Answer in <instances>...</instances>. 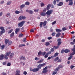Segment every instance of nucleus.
I'll return each mask as SVG.
<instances>
[{
  "label": "nucleus",
  "instance_id": "nucleus-1",
  "mask_svg": "<svg viewBox=\"0 0 75 75\" xmlns=\"http://www.w3.org/2000/svg\"><path fill=\"white\" fill-rule=\"evenodd\" d=\"M45 65V63H43L42 64H40L37 66V68H35L36 69V72H37L39 71V69H41V68L42 67H44V65Z\"/></svg>",
  "mask_w": 75,
  "mask_h": 75
},
{
  "label": "nucleus",
  "instance_id": "nucleus-2",
  "mask_svg": "<svg viewBox=\"0 0 75 75\" xmlns=\"http://www.w3.org/2000/svg\"><path fill=\"white\" fill-rule=\"evenodd\" d=\"M52 12H53V10H48L47 11L46 13V14H47V17H49L50 15L52 14Z\"/></svg>",
  "mask_w": 75,
  "mask_h": 75
},
{
  "label": "nucleus",
  "instance_id": "nucleus-3",
  "mask_svg": "<svg viewBox=\"0 0 75 75\" xmlns=\"http://www.w3.org/2000/svg\"><path fill=\"white\" fill-rule=\"evenodd\" d=\"M47 23V22L46 21H45L44 22H41L40 24V28H42V25L43 26H45Z\"/></svg>",
  "mask_w": 75,
  "mask_h": 75
},
{
  "label": "nucleus",
  "instance_id": "nucleus-4",
  "mask_svg": "<svg viewBox=\"0 0 75 75\" xmlns=\"http://www.w3.org/2000/svg\"><path fill=\"white\" fill-rule=\"evenodd\" d=\"M25 21H23L19 23L18 24V27L19 28L22 27L23 26V25H24V24L25 23Z\"/></svg>",
  "mask_w": 75,
  "mask_h": 75
},
{
  "label": "nucleus",
  "instance_id": "nucleus-5",
  "mask_svg": "<svg viewBox=\"0 0 75 75\" xmlns=\"http://www.w3.org/2000/svg\"><path fill=\"white\" fill-rule=\"evenodd\" d=\"M71 50L73 52L70 53V56H72V55H74L75 54V45L73 46V48Z\"/></svg>",
  "mask_w": 75,
  "mask_h": 75
},
{
  "label": "nucleus",
  "instance_id": "nucleus-6",
  "mask_svg": "<svg viewBox=\"0 0 75 75\" xmlns=\"http://www.w3.org/2000/svg\"><path fill=\"white\" fill-rule=\"evenodd\" d=\"M47 68H48V67L47 66L43 69V71L42 72V74H46L48 72V70L47 69Z\"/></svg>",
  "mask_w": 75,
  "mask_h": 75
},
{
  "label": "nucleus",
  "instance_id": "nucleus-7",
  "mask_svg": "<svg viewBox=\"0 0 75 75\" xmlns=\"http://www.w3.org/2000/svg\"><path fill=\"white\" fill-rule=\"evenodd\" d=\"M0 29L1 30V33L2 34V33H5V31H6V30L4 29V28L3 27H0Z\"/></svg>",
  "mask_w": 75,
  "mask_h": 75
},
{
  "label": "nucleus",
  "instance_id": "nucleus-8",
  "mask_svg": "<svg viewBox=\"0 0 75 75\" xmlns=\"http://www.w3.org/2000/svg\"><path fill=\"white\" fill-rule=\"evenodd\" d=\"M26 18L25 16H21L19 18L18 20H21L22 19L23 20H25Z\"/></svg>",
  "mask_w": 75,
  "mask_h": 75
},
{
  "label": "nucleus",
  "instance_id": "nucleus-9",
  "mask_svg": "<svg viewBox=\"0 0 75 75\" xmlns=\"http://www.w3.org/2000/svg\"><path fill=\"white\" fill-rule=\"evenodd\" d=\"M49 54H50V55L51 54V52H48L47 53H46L45 56H44L45 58H47V57H48Z\"/></svg>",
  "mask_w": 75,
  "mask_h": 75
},
{
  "label": "nucleus",
  "instance_id": "nucleus-10",
  "mask_svg": "<svg viewBox=\"0 0 75 75\" xmlns=\"http://www.w3.org/2000/svg\"><path fill=\"white\" fill-rule=\"evenodd\" d=\"M73 0H69V3L68 5L70 6H72L73 4H74V2L72 1Z\"/></svg>",
  "mask_w": 75,
  "mask_h": 75
},
{
  "label": "nucleus",
  "instance_id": "nucleus-11",
  "mask_svg": "<svg viewBox=\"0 0 75 75\" xmlns=\"http://www.w3.org/2000/svg\"><path fill=\"white\" fill-rule=\"evenodd\" d=\"M30 71H33V72H37L35 68H34L33 69L32 68H30Z\"/></svg>",
  "mask_w": 75,
  "mask_h": 75
},
{
  "label": "nucleus",
  "instance_id": "nucleus-12",
  "mask_svg": "<svg viewBox=\"0 0 75 75\" xmlns=\"http://www.w3.org/2000/svg\"><path fill=\"white\" fill-rule=\"evenodd\" d=\"M15 33L16 34H17L18 32H19L20 31V28H16V29Z\"/></svg>",
  "mask_w": 75,
  "mask_h": 75
},
{
  "label": "nucleus",
  "instance_id": "nucleus-13",
  "mask_svg": "<svg viewBox=\"0 0 75 75\" xmlns=\"http://www.w3.org/2000/svg\"><path fill=\"white\" fill-rule=\"evenodd\" d=\"M20 70H17L15 75H20Z\"/></svg>",
  "mask_w": 75,
  "mask_h": 75
},
{
  "label": "nucleus",
  "instance_id": "nucleus-14",
  "mask_svg": "<svg viewBox=\"0 0 75 75\" xmlns=\"http://www.w3.org/2000/svg\"><path fill=\"white\" fill-rule=\"evenodd\" d=\"M51 6V4H49L47 6V10H50V8Z\"/></svg>",
  "mask_w": 75,
  "mask_h": 75
},
{
  "label": "nucleus",
  "instance_id": "nucleus-15",
  "mask_svg": "<svg viewBox=\"0 0 75 75\" xmlns=\"http://www.w3.org/2000/svg\"><path fill=\"white\" fill-rule=\"evenodd\" d=\"M4 59V55L1 54L0 55V60H3Z\"/></svg>",
  "mask_w": 75,
  "mask_h": 75
},
{
  "label": "nucleus",
  "instance_id": "nucleus-16",
  "mask_svg": "<svg viewBox=\"0 0 75 75\" xmlns=\"http://www.w3.org/2000/svg\"><path fill=\"white\" fill-rule=\"evenodd\" d=\"M46 13L45 12H42L40 14V15L41 16H46Z\"/></svg>",
  "mask_w": 75,
  "mask_h": 75
},
{
  "label": "nucleus",
  "instance_id": "nucleus-17",
  "mask_svg": "<svg viewBox=\"0 0 75 75\" xmlns=\"http://www.w3.org/2000/svg\"><path fill=\"white\" fill-rule=\"evenodd\" d=\"M23 60L25 61V57H23V56H22L21 57V58H20V59L21 60H23Z\"/></svg>",
  "mask_w": 75,
  "mask_h": 75
},
{
  "label": "nucleus",
  "instance_id": "nucleus-18",
  "mask_svg": "<svg viewBox=\"0 0 75 75\" xmlns=\"http://www.w3.org/2000/svg\"><path fill=\"white\" fill-rule=\"evenodd\" d=\"M64 52L65 53H68V52H70V50L67 49H66L64 50Z\"/></svg>",
  "mask_w": 75,
  "mask_h": 75
},
{
  "label": "nucleus",
  "instance_id": "nucleus-19",
  "mask_svg": "<svg viewBox=\"0 0 75 75\" xmlns=\"http://www.w3.org/2000/svg\"><path fill=\"white\" fill-rule=\"evenodd\" d=\"M63 5V2H60L59 3V4H57L58 6H61Z\"/></svg>",
  "mask_w": 75,
  "mask_h": 75
},
{
  "label": "nucleus",
  "instance_id": "nucleus-20",
  "mask_svg": "<svg viewBox=\"0 0 75 75\" xmlns=\"http://www.w3.org/2000/svg\"><path fill=\"white\" fill-rule=\"evenodd\" d=\"M61 33H58L56 35V37H59L60 35H61Z\"/></svg>",
  "mask_w": 75,
  "mask_h": 75
},
{
  "label": "nucleus",
  "instance_id": "nucleus-21",
  "mask_svg": "<svg viewBox=\"0 0 75 75\" xmlns=\"http://www.w3.org/2000/svg\"><path fill=\"white\" fill-rule=\"evenodd\" d=\"M8 42H9V40L5 39V43L6 44H7Z\"/></svg>",
  "mask_w": 75,
  "mask_h": 75
},
{
  "label": "nucleus",
  "instance_id": "nucleus-22",
  "mask_svg": "<svg viewBox=\"0 0 75 75\" xmlns=\"http://www.w3.org/2000/svg\"><path fill=\"white\" fill-rule=\"evenodd\" d=\"M58 54H59V53L58 52L54 54V55L53 56V57H57L58 55Z\"/></svg>",
  "mask_w": 75,
  "mask_h": 75
},
{
  "label": "nucleus",
  "instance_id": "nucleus-23",
  "mask_svg": "<svg viewBox=\"0 0 75 75\" xmlns=\"http://www.w3.org/2000/svg\"><path fill=\"white\" fill-rule=\"evenodd\" d=\"M11 54V52H7L6 54V55L7 56H9L10 55V54Z\"/></svg>",
  "mask_w": 75,
  "mask_h": 75
},
{
  "label": "nucleus",
  "instance_id": "nucleus-24",
  "mask_svg": "<svg viewBox=\"0 0 75 75\" xmlns=\"http://www.w3.org/2000/svg\"><path fill=\"white\" fill-rule=\"evenodd\" d=\"M56 32H57L58 33V32H60L62 31V30H61L58 29H56Z\"/></svg>",
  "mask_w": 75,
  "mask_h": 75
},
{
  "label": "nucleus",
  "instance_id": "nucleus-25",
  "mask_svg": "<svg viewBox=\"0 0 75 75\" xmlns=\"http://www.w3.org/2000/svg\"><path fill=\"white\" fill-rule=\"evenodd\" d=\"M44 61V60L43 59H41L37 63L38 64H41L42 62H43Z\"/></svg>",
  "mask_w": 75,
  "mask_h": 75
},
{
  "label": "nucleus",
  "instance_id": "nucleus-26",
  "mask_svg": "<svg viewBox=\"0 0 75 75\" xmlns=\"http://www.w3.org/2000/svg\"><path fill=\"white\" fill-rule=\"evenodd\" d=\"M13 56H14V53H12L10 55L9 57L11 58H13Z\"/></svg>",
  "mask_w": 75,
  "mask_h": 75
},
{
  "label": "nucleus",
  "instance_id": "nucleus-27",
  "mask_svg": "<svg viewBox=\"0 0 75 75\" xmlns=\"http://www.w3.org/2000/svg\"><path fill=\"white\" fill-rule=\"evenodd\" d=\"M45 45H46V46H49V45H50V43L49 42H46L45 44Z\"/></svg>",
  "mask_w": 75,
  "mask_h": 75
},
{
  "label": "nucleus",
  "instance_id": "nucleus-28",
  "mask_svg": "<svg viewBox=\"0 0 75 75\" xmlns=\"http://www.w3.org/2000/svg\"><path fill=\"white\" fill-rule=\"evenodd\" d=\"M23 36H24V35L22 33H21L19 35L18 37H19L21 38V37H23Z\"/></svg>",
  "mask_w": 75,
  "mask_h": 75
},
{
  "label": "nucleus",
  "instance_id": "nucleus-29",
  "mask_svg": "<svg viewBox=\"0 0 75 75\" xmlns=\"http://www.w3.org/2000/svg\"><path fill=\"white\" fill-rule=\"evenodd\" d=\"M54 48H52L51 49V51H49V52H51H51H54Z\"/></svg>",
  "mask_w": 75,
  "mask_h": 75
},
{
  "label": "nucleus",
  "instance_id": "nucleus-30",
  "mask_svg": "<svg viewBox=\"0 0 75 75\" xmlns=\"http://www.w3.org/2000/svg\"><path fill=\"white\" fill-rule=\"evenodd\" d=\"M8 57L6 55H5L4 56V58L5 59H6V60H7L8 59V58L7 57Z\"/></svg>",
  "mask_w": 75,
  "mask_h": 75
},
{
  "label": "nucleus",
  "instance_id": "nucleus-31",
  "mask_svg": "<svg viewBox=\"0 0 75 75\" xmlns=\"http://www.w3.org/2000/svg\"><path fill=\"white\" fill-rule=\"evenodd\" d=\"M14 35V32H13L11 33V34L10 35V37H13V36Z\"/></svg>",
  "mask_w": 75,
  "mask_h": 75
},
{
  "label": "nucleus",
  "instance_id": "nucleus-32",
  "mask_svg": "<svg viewBox=\"0 0 75 75\" xmlns=\"http://www.w3.org/2000/svg\"><path fill=\"white\" fill-rule=\"evenodd\" d=\"M53 48L55 49V50H57L59 48V46H54L53 47Z\"/></svg>",
  "mask_w": 75,
  "mask_h": 75
},
{
  "label": "nucleus",
  "instance_id": "nucleus-33",
  "mask_svg": "<svg viewBox=\"0 0 75 75\" xmlns=\"http://www.w3.org/2000/svg\"><path fill=\"white\" fill-rule=\"evenodd\" d=\"M33 11L32 10H29V14H33Z\"/></svg>",
  "mask_w": 75,
  "mask_h": 75
},
{
  "label": "nucleus",
  "instance_id": "nucleus-34",
  "mask_svg": "<svg viewBox=\"0 0 75 75\" xmlns=\"http://www.w3.org/2000/svg\"><path fill=\"white\" fill-rule=\"evenodd\" d=\"M58 59H59V58H58V57H57L54 59V61L56 62V61H58Z\"/></svg>",
  "mask_w": 75,
  "mask_h": 75
},
{
  "label": "nucleus",
  "instance_id": "nucleus-35",
  "mask_svg": "<svg viewBox=\"0 0 75 75\" xmlns=\"http://www.w3.org/2000/svg\"><path fill=\"white\" fill-rule=\"evenodd\" d=\"M25 5L26 6H29L30 5V2L28 1H27L25 3Z\"/></svg>",
  "mask_w": 75,
  "mask_h": 75
},
{
  "label": "nucleus",
  "instance_id": "nucleus-36",
  "mask_svg": "<svg viewBox=\"0 0 75 75\" xmlns=\"http://www.w3.org/2000/svg\"><path fill=\"white\" fill-rule=\"evenodd\" d=\"M1 47V50H3L4 49L5 47V46L4 45H2Z\"/></svg>",
  "mask_w": 75,
  "mask_h": 75
},
{
  "label": "nucleus",
  "instance_id": "nucleus-37",
  "mask_svg": "<svg viewBox=\"0 0 75 75\" xmlns=\"http://www.w3.org/2000/svg\"><path fill=\"white\" fill-rule=\"evenodd\" d=\"M59 67H57L56 69H54V71H59Z\"/></svg>",
  "mask_w": 75,
  "mask_h": 75
},
{
  "label": "nucleus",
  "instance_id": "nucleus-38",
  "mask_svg": "<svg viewBox=\"0 0 75 75\" xmlns=\"http://www.w3.org/2000/svg\"><path fill=\"white\" fill-rule=\"evenodd\" d=\"M61 43H62V42H58L57 44V45L59 47V45L61 44Z\"/></svg>",
  "mask_w": 75,
  "mask_h": 75
},
{
  "label": "nucleus",
  "instance_id": "nucleus-39",
  "mask_svg": "<svg viewBox=\"0 0 75 75\" xmlns=\"http://www.w3.org/2000/svg\"><path fill=\"white\" fill-rule=\"evenodd\" d=\"M45 54H46V52H42V55L44 56V55H45Z\"/></svg>",
  "mask_w": 75,
  "mask_h": 75
},
{
  "label": "nucleus",
  "instance_id": "nucleus-40",
  "mask_svg": "<svg viewBox=\"0 0 75 75\" xmlns=\"http://www.w3.org/2000/svg\"><path fill=\"white\" fill-rule=\"evenodd\" d=\"M15 13L16 14H18L19 13H20V12L18 11H15Z\"/></svg>",
  "mask_w": 75,
  "mask_h": 75
},
{
  "label": "nucleus",
  "instance_id": "nucleus-41",
  "mask_svg": "<svg viewBox=\"0 0 75 75\" xmlns=\"http://www.w3.org/2000/svg\"><path fill=\"white\" fill-rule=\"evenodd\" d=\"M25 46V45L24 44H21L19 45V47H23Z\"/></svg>",
  "mask_w": 75,
  "mask_h": 75
},
{
  "label": "nucleus",
  "instance_id": "nucleus-42",
  "mask_svg": "<svg viewBox=\"0 0 75 75\" xmlns=\"http://www.w3.org/2000/svg\"><path fill=\"white\" fill-rule=\"evenodd\" d=\"M8 42V46H9V45H11V44H12V41H9Z\"/></svg>",
  "mask_w": 75,
  "mask_h": 75
},
{
  "label": "nucleus",
  "instance_id": "nucleus-43",
  "mask_svg": "<svg viewBox=\"0 0 75 75\" xmlns=\"http://www.w3.org/2000/svg\"><path fill=\"white\" fill-rule=\"evenodd\" d=\"M58 67L59 69L62 68H63V66L62 65H59L58 66Z\"/></svg>",
  "mask_w": 75,
  "mask_h": 75
},
{
  "label": "nucleus",
  "instance_id": "nucleus-44",
  "mask_svg": "<svg viewBox=\"0 0 75 75\" xmlns=\"http://www.w3.org/2000/svg\"><path fill=\"white\" fill-rule=\"evenodd\" d=\"M42 52L41 51H40L38 53V55H41L42 54Z\"/></svg>",
  "mask_w": 75,
  "mask_h": 75
},
{
  "label": "nucleus",
  "instance_id": "nucleus-45",
  "mask_svg": "<svg viewBox=\"0 0 75 75\" xmlns=\"http://www.w3.org/2000/svg\"><path fill=\"white\" fill-rule=\"evenodd\" d=\"M25 7V5L22 4L21 6L20 7L21 8H24V7Z\"/></svg>",
  "mask_w": 75,
  "mask_h": 75
},
{
  "label": "nucleus",
  "instance_id": "nucleus-46",
  "mask_svg": "<svg viewBox=\"0 0 75 75\" xmlns=\"http://www.w3.org/2000/svg\"><path fill=\"white\" fill-rule=\"evenodd\" d=\"M56 23H57V21H54L52 23V25H54V24H56Z\"/></svg>",
  "mask_w": 75,
  "mask_h": 75
},
{
  "label": "nucleus",
  "instance_id": "nucleus-47",
  "mask_svg": "<svg viewBox=\"0 0 75 75\" xmlns=\"http://www.w3.org/2000/svg\"><path fill=\"white\" fill-rule=\"evenodd\" d=\"M13 31V29H11L10 30H9L8 32V34H10L12 32V31Z\"/></svg>",
  "mask_w": 75,
  "mask_h": 75
},
{
  "label": "nucleus",
  "instance_id": "nucleus-48",
  "mask_svg": "<svg viewBox=\"0 0 75 75\" xmlns=\"http://www.w3.org/2000/svg\"><path fill=\"white\" fill-rule=\"evenodd\" d=\"M24 29V28L23 27L21 29V31L22 32H25V30H23Z\"/></svg>",
  "mask_w": 75,
  "mask_h": 75
},
{
  "label": "nucleus",
  "instance_id": "nucleus-49",
  "mask_svg": "<svg viewBox=\"0 0 75 75\" xmlns=\"http://www.w3.org/2000/svg\"><path fill=\"white\" fill-rule=\"evenodd\" d=\"M56 33H55V32H53V33H52V36H55V34H56Z\"/></svg>",
  "mask_w": 75,
  "mask_h": 75
},
{
  "label": "nucleus",
  "instance_id": "nucleus-50",
  "mask_svg": "<svg viewBox=\"0 0 75 75\" xmlns=\"http://www.w3.org/2000/svg\"><path fill=\"white\" fill-rule=\"evenodd\" d=\"M40 6L41 7H43V6H44V4L42 3H40Z\"/></svg>",
  "mask_w": 75,
  "mask_h": 75
},
{
  "label": "nucleus",
  "instance_id": "nucleus-51",
  "mask_svg": "<svg viewBox=\"0 0 75 75\" xmlns=\"http://www.w3.org/2000/svg\"><path fill=\"white\" fill-rule=\"evenodd\" d=\"M53 3L54 5H56L57 4V3L56 2V0H54L53 1Z\"/></svg>",
  "mask_w": 75,
  "mask_h": 75
},
{
  "label": "nucleus",
  "instance_id": "nucleus-52",
  "mask_svg": "<svg viewBox=\"0 0 75 75\" xmlns=\"http://www.w3.org/2000/svg\"><path fill=\"white\" fill-rule=\"evenodd\" d=\"M62 30L63 31H65V30H67V29L65 27H64L62 28Z\"/></svg>",
  "mask_w": 75,
  "mask_h": 75
},
{
  "label": "nucleus",
  "instance_id": "nucleus-53",
  "mask_svg": "<svg viewBox=\"0 0 75 75\" xmlns=\"http://www.w3.org/2000/svg\"><path fill=\"white\" fill-rule=\"evenodd\" d=\"M57 74V71H54L52 73V75H55V74Z\"/></svg>",
  "mask_w": 75,
  "mask_h": 75
},
{
  "label": "nucleus",
  "instance_id": "nucleus-54",
  "mask_svg": "<svg viewBox=\"0 0 75 75\" xmlns=\"http://www.w3.org/2000/svg\"><path fill=\"white\" fill-rule=\"evenodd\" d=\"M23 75H26L27 74V73L26 71H25L23 73Z\"/></svg>",
  "mask_w": 75,
  "mask_h": 75
},
{
  "label": "nucleus",
  "instance_id": "nucleus-55",
  "mask_svg": "<svg viewBox=\"0 0 75 75\" xmlns=\"http://www.w3.org/2000/svg\"><path fill=\"white\" fill-rule=\"evenodd\" d=\"M35 59L36 61H38V60H39V59H40V58L36 57L35 58Z\"/></svg>",
  "mask_w": 75,
  "mask_h": 75
},
{
  "label": "nucleus",
  "instance_id": "nucleus-56",
  "mask_svg": "<svg viewBox=\"0 0 75 75\" xmlns=\"http://www.w3.org/2000/svg\"><path fill=\"white\" fill-rule=\"evenodd\" d=\"M62 61V59H60L58 60L57 61V62H61Z\"/></svg>",
  "mask_w": 75,
  "mask_h": 75
},
{
  "label": "nucleus",
  "instance_id": "nucleus-57",
  "mask_svg": "<svg viewBox=\"0 0 75 75\" xmlns=\"http://www.w3.org/2000/svg\"><path fill=\"white\" fill-rule=\"evenodd\" d=\"M47 39L48 40H51V39H52V37H48L47 38Z\"/></svg>",
  "mask_w": 75,
  "mask_h": 75
},
{
  "label": "nucleus",
  "instance_id": "nucleus-58",
  "mask_svg": "<svg viewBox=\"0 0 75 75\" xmlns=\"http://www.w3.org/2000/svg\"><path fill=\"white\" fill-rule=\"evenodd\" d=\"M74 67H75V66L71 65L70 66V68L71 69H73V68H74Z\"/></svg>",
  "mask_w": 75,
  "mask_h": 75
},
{
  "label": "nucleus",
  "instance_id": "nucleus-59",
  "mask_svg": "<svg viewBox=\"0 0 75 75\" xmlns=\"http://www.w3.org/2000/svg\"><path fill=\"white\" fill-rule=\"evenodd\" d=\"M7 5H10V4H11V2H8L7 3Z\"/></svg>",
  "mask_w": 75,
  "mask_h": 75
},
{
  "label": "nucleus",
  "instance_id": "nucleus-60",
  "mask_svg": "<svg viewBox=\"0 0 75 75\" xmlns=\"http://www.w3.org/2000/svg\"><path fill=\"white\" fill-rule=\"evenodd\" d=\"M23 42H25L26 41V38H24L23 40Z\"/></svg>",
  "mask_w": 75,
  "mask_h": 75
},
{
  "label": "nucleus",
  "instance_id": "nucleus-61",
  "mask_svg": "<svg viewBox=\"0 0 75 75\" xmlns=\"http://www.w3.org/2000/svg\"><path fill=\"white\" fill-rule=\"evenodd\" d=\"M10 65H11V64L10 63H7V66H8V67H10Z\"/></svg>",
  "mask_w": 75,
  "mask_h": 75
},
{
  "label": "nucleus",
  "instance_id": "nucleus-62",
  "mask_svg": "<svg viewBox=\"0 0 75 75\" xmlns=\"http://www.w3.org/2000/svg\"><path fill=\"white\" fill-rule=\"evenodd\" d=\"M72 58V56H70L68 58V60H69V59H71V58Z\"/></svg>",
  "mask_w": 75,
  "mask_h": 75
},
{
  "label": "nucleus",
  "instance_id": "nucleus-63",
  "mask_svg": "<svg viewBox=\"0 0 75 75\" xmlns=\"http://www.w3.org/2000/svg\"><path fill=\"white\" fill-rule=\"evenodd\" d=\"M70 44L71 45H74V44H75V43L72 42H71Z\"/></svg>",
  "mask_w": 75,
  "mask_h": 75
},
{
  "label": "nucleus",
  "instance_id": "nucleus-64",
  "mask_svg": "<svg viewBox=\"0 0 75 75\" xmlns=\"http://www.w3.org/2000/svg\"><path fill=\"white\" fill-rule=\"evenodd\" d=\"M38 9H35L34 11H35V12H38Z\"/></svg>",
  "mask_w": 75,
  "mask_h": 75
}]
</instances>
